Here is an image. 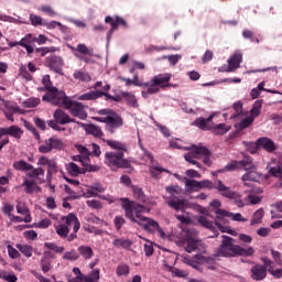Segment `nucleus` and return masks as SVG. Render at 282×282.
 Here are the masks:
<instances>
[{
	"instance_id": "17",
	"label": "nucleus",
	"mask_w": 282,
	"mask_h": 282,
	"mask_svg": "<svg viewBox=\"0 0 282 282\" xmlns=\"http://www.w3.org/2000/svg\"><path fill=\"white\" fill-rule=\"evenodd\" d=\"M3 135H10L15 140H21V138L23 137V129H21L19 126L0 128V138H3Z\"/></svg>"
},
{
	"instance_id": "32",
	"label": "nucleus",
	"mask_w": 282,
	"mask_h": 282,
	"mask_svg": "<svg viewBox=\"0 0 282 282\" xmlns=\"http://www.w3.org/2000/svg\"><path fill=\"white\" fill-rule=\"evenodd\" d=\"M261 107H263V99L256 100L250 110V117L259 118L261 116Z\"/></svg>"
},
{
	"instance_id": "34",
	"label": "nucleus",
	"mask_w": 282,
	"mask_h": 282,
	"mask_svg": "<svg viewBox=\"0 0 282 282\" xmlns=\"http://www.w3.org/2000/svg\"><path fill=\"white\" fill-rule=\"evenodd\" d=\"M73 77L75 80H79L80 83H89V80H91L89 73L83 70H75Z\"/></svg>"
},
{
	"instance_id": "28",
	"label": "nucleus",
	"mask_w": 282,
	"mask_h": 282,
	"mask_svg": "<svg viewBox=\"0 0 282 282\" xmlns=\"http://www.w3.org/2000/svg\"><path fill=\"white\" fill-rule=\"evenodd\" d=\"M102 95H105L102 90L85 93L78 97V100H98V98H102Z\"/></svg>"
},
{
	"instance_id": "25",
	"label": "nucleus",
	"mask_w": 282,
	"mask_h": 282,
	"mask_svg": "<svg viewBox=\"0 0 282 282\" xmlns=\"http://www.w3.org/2000/svg\"><path fill=\"white\" fill-rule=\"evenodd\" d=\"M40 265L44 274H47V272L52 270V252L50 251L44 252L41 259Z\"/></svg>"
},
{
	"instance_id": "9",
	"label": "nucleus",
	"mask_w": 282,
	"mask_h": 282,
	"mask_svg": "<svg viewBox=\"0 0 282 282\" xmlns=\"http://www.w3.org/2000/svg\"><path fill=\"white\" fill-rule=\"evenodd\" d=\"M171 80V74H159L155 75L150 83L148 84V89L142 90V97L149 98V95L158 94L160 91V87H169V83Z\"/></svg>"
},
{
	"instance_id": "29",
	"label": "nucleus",
	"mask_w": 282,
	"mask_h": 282,
	"mask_svg": "<svg viewBox=\"0 0 282 282\" xmlns=\"http://www.w3.org/2000/svg\"><path fill=\"white\" fill-rule=\"evenodd\" d=\"M86 132H88L89 135H94V138H102L105 133L102 132V129L99 126H96L94 123H90L86 127Z\"/></svg>"
},
{
	"instance_id": "4",
	"label": "nucleus",
	"mask_w": 282,
	"mask_h": 282,
	"mask_svg": "<svg viewBox=\"0 0 282 282\" xmlns=\"http://www.w3.org/2000/svg\"><path fill=\"white\" fill-rule=\"evenodd\" d=\"M254 248H243L235 245V239L230 236H223V241L214 257H252Z\"/></svg>"
},
{
	"instance_id": "19",
	"label": "nucleus",
	"mask_w": 282,
	"mask_h": 282,
	"mask_svg": "<svg viewBox=\"0 0 282 282\" xmlns=\"http://www.w3.org/2000/svg\"><path fill=\"white\" fill-rule=\"evenodd\" d=\"M213 118H215L214 115H210L208 118H197L193 124L194 127H198L202 131H210L213 129Z\"/></svg>"
},
{
	"instance_id": "49",
	"label": "nucleus",
	"mask_w": 282,
	"mask_h": 282,
	"mask_svg": "<svg viewBox=\"0 0 282 282\" xmlns=\"http://www.w3.org/2000/svg\"><path fill=\"white\" fill-rule=\"evenodd\" d=\"M24 107L28 109H32L34 107H39L41 105V99L39 98H29L23 102Z\"/></svg>"
},
{
	"instance_id": "46",
	"label": "nucleus",
	"mask_w": 282,
	"mask_h": 282,
	"mask_svg": "<svg viewBox=\"0 0 282 282\" xmlns=\"http://www.w3.org/2000/svg\"><path fill=\"white\" fill-rule=\"evenodd\" d=\"M79 257L78 252L74 249L63 254L65 261H78Z\"/></svg>"
},
{
	"instance_id": "30",
	"label": "nucleus",
	"mask_w": 282,
	"mask_h": 282,
	"mask_svg": "<svg viewBox=\"0 0 282 282\" xmlns=\"http://www.w3.org/2000/svg\"><path fill=\"white\" fill-rule=\"evenodd\" d=\"M66 171L73 176L78 177L80 174H85V170L80 169L76 163L70 162L66 164Z\"/></svg>"
},
{
	"instance_id": "35",
	"label": "nucleus",
	"mask_w": 282,
	"mask_h": 282,
	"mask_svg": "<svg viewBox=\"0 0 282 282\" xmlns=\"http://www.w3.org/2000/svg\"><path fill=\"white\" fill-rule=\"evenodd\" d=\"M75 52L82 54L83 56H94V48L87 47V45L79 43L77 44Z\"/></svg>"
},
{
	"instance_id": "39",
	"label": "nucleus",
	"mask_w": 282,
	"mask_h": 282,
	"mask_svg": "<svg viewBox=\"0 0 282 282\" xmlns=\"http://www.w3.org/2000/svg\"><path fill=\"white\" fill-rule=\"evenodd\" d=\"M121 97L124 98L130 105V107H138V99H135V95L129 93V91H122Z\"/></svg>"
},
{
	"instance_id": "27",
	"label": "nucleus",
	"mask_w": 282,
	"mask_h": 282,
	"mask_svg": "<svg viewBox=\"0 0 282 282\" xmlns=\"http://www.w3.org/2000/svg\"><path fill=\"white\" fill-rule=\"evenodd\" d=\"M264 265H269L268 272L275 276V279H281L282 276V269L274 270V262L269 258H262Z\"/></svg>"
},
{
	"instance_id": "36",
	"label": "nucleus",
	"mask_w": 282,
	"mask_h": 282,
	"mask_svg": "<svg viewBox=\"0 0 282 282\" xmlns=\"http://www.w3.org/2000/svg\"><path fill=\"white\" fill-rule=\"evenodd\" d=\"M112 246H115V248L127 249V248H131V246H133V241H131L129 239L118 238L112 241Z\"/></svg>"
},
{
	"instance_id": "43",
	"label": "nucleus",
	"mask_w": 282,
	"mask_h": 282,
	"mask_svg": "<svg viewBox=\"0 0 282 282\" xmlns=\"http://www.w3.org/2000/svg\"><path fill=\"white\" fill-rule=\"evenodd\" d=\"M20 252L24 254V257H32L33 248L30 245H17L15 246Z\"/></svg>"
},
{
	"instance_id": "47",
	"label": "nucleus",
	"mask_w": 282,
	"mask_h": 282,
	"mask_svg": "<svg viewBox=\"0 0 282 282\" xmlns=\"http://www.w3.org/2000/svg\"><path fill=\"white\" fill-rule=\"evenodd\" d=\"M44 246L45 248H47L48 250H53V252H56L57 254H63V252H65V247H58L54 242H45Z\"/></svg>"
},
{
	"instance_id": "55",
	"label": "nucleus",
	"mask_w": 282,
	"mask_h": 282,
	"mask_svg": "<svg viewBox=\"0 0 282 282\" xmlns=\"http://www.w3.org/2000/svg\"><path fill=\"white\" fill-rule=\"evenodd\" d=\"M150 173L152 177H158L161 173H169V170L161 166H150Z\"/></svg>"
},
{
	"instance_id": "5",
	"label": "nucleus",
	"mask_w": 282,
	"mask_h": 282,
	"mask_svg": "<svg viewBox=\"0 0 282 282\" xmlns=\"http://www.w3.org/2000/svg\"><path fill=\"white\" fill-rule=\"evenodd\" d=\"M197 230L195 229H182L178 237V246H183L185 252H199V254H206L207 246L199 239H197Z\"/></svg>"
},
{
	"instance_id": "33",
	"label": "nucleus",
	"mask_w": 282,
	"mask_h": 282,
	"mask_svg": "<svg viewBox=\"0 0 282 282\" xmlns=\"http://www.w3.org/2000/svg\"><path fill=\"white\" fill-rule=\"evenodd\" d=\"M259 177L257 169L247 170V173L242 175V182H259Z\"/></svg>"
},
{
	"instance_id": "64",
	"label": "nucleus",
	"mask_w": 282,
	"mask_h": 282,
	"mask_svg": "<svg viewBox=\"0 0 282 282\" xmlns=\"http://www.w3.org/2000/svg\"><path fill=\"white\" fill-rule=\"evenodd\" d=\"M77 151L85 161L89 162V150L87 148L78 145Z\"/></svg>"
},
{
	"instance_id": "22",
	"label": "nucleus",
	"mask_w": 282,
	"mask_h": 282,
	"mask_svg": "<svg viewBox=\"0 0 282 282\" xmlns=\"http://www.w3.org/2000/svg\"><path fill=\"white\" fill-rule=\"evenodd\" d=\"M241 61H243V55L241 53H235L228 59V68L227 72H235V69H239L241 65Z\"/></svg>"
},
{
	"instance_id": "58",
	"label": "nucleus",
	"mask_w": 282,
	"mask_h": 282,
	"mask_svg": "<svg viewBox=\"0 0 282 282\" xmlns=\"http://www.w3.org/2000/svg\"><path fill=\"white\" fill-rule=\"evenodd\" d=\"M252 122H254V118L252 117H247L245 118L240 123H239V129L240 131H243V129H248V127H250V124H252Z\"/></svg>"
},
{
	"instance_id": "59",
	"label": "nucleus",
	"mask_w": 282,
	"mask_h": 282,
	"mask_svg": "<svg viewBox=\"0 0 282 282\" xmlns=\"http://www.w3.org/2000/svg\"><path fill=\"white\" fill-rule=\"evenodd\" d=\"M47 175H52L53 173H58V165L56 164V160L51 159L48 162Z\"/></svg>"
},
{
	"instance_id": "53",
	"label": "nucleus",
	"mask_w": 282,
	"mask_h": 282,
	"mask_svg": "<svg viewBox=\"0 0 282 282\" xmlns=\"http://www.w3.org/2000/svg\"><path fill=\"white\" fill-rule=\"evenodd\" d=\"M19 76H22L24 80H28V82L32 80V74L28 72V67H25V65L20 66Z\"/></svg>"
},
{
	"instance_id": "57",
	"label": "nucleus",
	"mask_w": 282,
	"mask_h": 282,
	"mask_svg": "<svg viewBox=\"0 0 282 282\" xmlns=\"http://www.w3.org/2000/svg\"><path fill=\"white\" fill-rule=\"evenodd\" d=\"M239 166V161H231L230 163H228L225 169L219 170L218 173H224L225 171H237V167Z\"/></svg>"
},
{
	"instance_id": "44",
	"label": "nucleus",
	"mask_w": 282,
	"mask_h": 282,
	"mask_svg": "<svg viewBox=\"0 0 282 282\" xmlns=\"http://www.w3.org/2000/svg\"><path fill=\"white\" fill-rule=\"evenodd\" d=\"M10 219L13 224H21L22 221H24V224H30L32 223V215L24 216V218L12 215Z\"/></svg>"
},
{
	"instance_id": "54",
	"label": "nucleus",
	"mask_w": 282,
	"mask_h": 282,
	"mask_svg": "<svg viewBox=\"0 0 282 282\" xmlns=\"http://www.w3.org/2000/svg\"><path fill=\"white\" fill-rule=\"evenodd\" d=\"M185 161L188 162L189 164H193L194 166H197V169H202V163L197 162L195 156H193V153L189 152L184 155Z\"/></svg>"
},
{
	"instance_id": "56",
	"label": "nucleus",
	"mask_w": 282,
	"mask_h": 282,
	"mask_svg": "<svg viewBox=\"0 0 282 282\" xmlns=\"http://www.w3.org/2000/svg\"><path fill=\"white\" fill-rule=\"evenodd\" d=\"M0 279H3V281H7V282L19 281V278H17V275L14 273H6V272L0 273Z\"/></svg>"
},
{
	"instance_id": "15",
	"label": "nucleus",
	"mask_w": 282,
	"mask_h": 282,
	"mask_svg": "<svg viewBox=\"0 0 282 282\" xmlns=\"http://www.w3.org/2000/svg\"><path fill=\"white\" fill-rule=\"evenodd\" d=\"M63 147V140L52 137L45 141V144L39 147V151L40 153H51L53 149L61 151Z\"/></svg>"
},
{
	"instance_id": "50",
	"label": "nucleus",
	"mask_w": 282,
	"mask_h": 282,
	"mask_svg": "<svg viewBox=\"0 0 282 282\" xmlns=\"http://www.w3.org/2000/svg\"><path fill=\"white\" fill-rule=\"evenodd\" d=\"M242 36L243 39H249L251 41V43H259V37L254 36V32L245 29L242 31Z\"/></svg>"
},
{
	"instance_id": "51",
	"label": "nucleus",
	"mask_w": 282,
	"mask_h": 282,
	"mask_svg": "<svg viewBox=\"0 0 282 282\" xmlns=\"http://www.w3.org/2000/svg\"><path fill=\"white\" fill-rule=\"evenodd\" d=\"M24 127L25 129H28V131H31L35 140H41V134H39V131H36V128H34V124L30 123L29 121H24Z\"/></svg>"
},
{
	"instance_id": "42",
	"label": "nucleus",
	"mask_w": 282,
	"mask_h": 282,
	"mask_svg": "<svg viewBox=\"0 0 282 282\" xmlns=\"http://www.w3.org/2000/svg\"><path fill=\"white\" fill-rule=\"evenodd\" d=\"M185 188H187V191H200L199 181L186 180L185 181Z\"/></svg>"
},
{
	"instance_id": "20",
	"label": "nucleus",
	"mask_w": 282,
	"mask_h": 282,
	"mask_svg": "<svg viewBox=\"0 0 282 282\" xmlns=\"http://www.w3.org/2000/svg\"><path fill=\"white\" fill-rule=\"evenodd\" d=\"M166 193L169 196L165 197V204L170 206V208H173L174 210H177V189L173 186H167L165 188Z\"/></svg>"
},
{
	"instance_id": "45",
	"label": "nucleus",
	"mask_w": 282,
	"mask_h": 282,
	"mask_svg": "<svg viewBox=\"0 0 282 282\" xmlns=\"http://www.w3.org/2000/svg\"><path fill=\"white\" fill-rule=\"evenodd\" d=\"M198 224H200L203 228H208V230H215V226H213V221L208 220L206 216H199Z\"/></svg>"
},
{
	"instance_id": "11",
	"label": "nucleus",
	"mask_w": 282,
	"mask_h": 282,
	"mask_svg": "<svg viewBox=\"0 0 282 282\" xmlns=\"http://www.w3.org/2000/svg\"><path fill=\"white\" fill-rule=\"evenodd\" d=\"M191 153L196 160H203L205 166H213V160L210 159L213 152L204 145H192Z\"/></svg>"
},
{
	"instance_id": "31",
	"label": "nucleus",
	"mask_w": 282,
	"mask_h": 282,
	"mask_svg": "<svg viewBox=\"0 0 282 282\" xmlns=\"http://www.w3.org/2000/svg\"><path fill=\"white\" fill-rule=\"evenodd\" d=\"M210 131H213L215 135H226V132L230 131V126H226V123L212 124Z\"/></svg>"
},
{
	"instance_id": "48",
	"label": "nucleus",
	"mask_w": 282,
	"mask_h": 282,
	"mask_svg": "<svg viewBox=\"0 0 282 282\" xmlns=\"http://www.w3.org/2000/svg\"><path fill=\"white\" fill-rule=\"evenodd\" d=\"M15 208H17V213H19V215H24V217H28V215H31L30 209L28 208V205H25V203L19 202L17 204Z\"/></svg>"
},
{
	"instance_id": "37",
	"label": "nucleus",
	"mask_w": 282,
	"mask_h": 282,
	"mask_svg": "<svg viewBox=\"0 0 282 282\" xmlns=\"http://www.w3.org/2000/svg\"><path fill=\"white\" fill-rule=\"evenodd\" d=\"M238 164L239 166H242L245 171H252V169H257L250 156H243V160L238 161Z\"/></svg>"
},
{
	"instance_id": "8",
	"label": "nucleus",
	"mask_w": 282,
	"mask_h": 282,
	"mask_svg": "<svg viewBox=\"0 0 282 282\" xmlns=\"http://www.w3.org/2000/svg\"><path fill=\"white\" fill-rule=\"evenodd\" d=\"M97 113L99 116H107L106 131H108V133H116V131L124 124L122 117L112 109H100Z\"/></svg>"
},
{
	"instance_id": "3",
	"label": "nucleus",
	"mask_w": 282,
	"mask_h": 282,
	"mask_svg": "<svg viewBox=\"0 0 282 282\" xmlns=\"http://www.w3.org/2000/svg\"><path fill=\"white\" fill-rule=\"evenodd\" d=\"M80 230V220L75 214L70 213L67 216L61 217V224L55 226V231L61 239H67V241H74L78 238V231Z\"/></svg>"
},
{
	"instance_id": "62",
	"label": "nucleus",
	"mask_w": 282,
	"mask_h": 282,
	"mask_svg": "<svg viewBox=\"0 0 282 282\" xmlns=\"http://www.w3.org/2000/svg\"><path fill=\"white\" fill-rule=\"evenodd\" d=\"M40 12H43L44 14H47L48 17H56V13L54 12V9L52 7L44 4L39 8Z\"/></svg>"
},
{
	"instance_id": "7",
	"label": "nucleus",
	"mask_w": 282,
	"mask_h": 282,
	"mask_svg": "<svg viewBox=\"0 0 282 282\" xmlns=\"http://www.w3.org/2000/svg\"><path fill=\"white\" fill-rule=\"evenodd\" d=\"M58 100V107L59 105H63V107L69 111L70 116L79 118V120H87V110H85L87 107L80 101L72 100L65 93Z\"/></svg>"
},
{
	"instance_id": "2",
	"label": "nucleus",
	"mask_w": 282,
	"mask_h": 282,
	"mask_svg": "<svg viewBox=\"0 0 282 282\" xmlns=\"http://www.w3.org/2000/svg\"><path fill=\"white\" fill-rule=\"evenodd\" d=\"M106 144L117 152H106L104 162L106 166L110 167V171H116L117 169H131V161L124 159V153H127V143L120 141L107 140Z\"/></svg>"
},
{
	"instance_id": "6",
	"label": "nucleus",
	"mask_w": 282,
	"mask_h": 282,
	"mask_svg": "<svg viewBox=\"0 0 282 282\" xmlns=\"http://www.w3.org/2000/svg\"><path fill=\"white\" fill-rule=\"evenodd\" d=\"M42 85L44 86V89H42V91H47V94L43 95L42 100L44 102H50L51 105L58 107V99L65 96V91L58 90V88L52 85V79L50 78V75L43 76Z\"/></svg>"
},
{
	"instance_id": "23",
	"label": "nucleus",
	"mask_w": 282,
	"mask_h": 282,
	"mask_svg": "<svg viewBox=\"0 0 282 282\" xmlns=\"http://www.w3.org/2000/svg\"><path fill=\"white\" fill-rule=\"evenodd\" d=\"M215 188L221 193L223 197H227V199H235V197H237V193L230 191V187L224 185V182L221 181H217Z\"/></svg>"
},
{
	"instance_id": "21",
	"label": "nucleus",
	"mask_w": 282,
	"mask_h": 282,
	"mask_svg": "<svg viewBox=\"0 0 282 282\" xmlns=\"http://www.w3.org/2000/svg\"><path fill=\"white\" fill-rule=\"evenodd\" d=\"M105 23H109L110 28H112V30H118V28H129V24H127V21L122 18H120L119 15H116L115 18H112L111 15H107L105 18Z\"/></svg>"
},
{
	"instance_id": "1",
	"label": "nucleus",
	"mask_w": 282,
	"mask_h": 282,
	"mask_svg": "<svg viewBox=\"0 0 282 282\" xmlns=\"http://www.w3.org/2000/svg\"><path fill=\"white\" fill-rule=\"evenodd\" d=\"M120 202H122L121 208L124 210V217H127V219H130L132 224L141 226L145 232H150V235L159 232L161 239H166V234L164 232V229L160 227V224L152 218L142 215L143 213H149V208H147V206L134 200H130L127 197L120 198Z\"/></svg>"
},
{
	"instance_id": "60",
	"label": "nucleus",
	"mask_w": 282,
	"mask_h": 282,
	"mask_svg": "<svg viewBox=\"0 0 282 282\" xmlns=\"http://www.w3.org/2000/svg\"><path fill=\"white\" fill-rule=\"evenodd\" d=\"M115 228L116 230H121L122 226L127 224V220H124V217L122 216H116L113 219Z\"/></svg>"
},
{
	"instance_id": "41",
	"label": "nucleus",
	"mask_w": 282,
	"mask_h": 282,
	"mask_svg": "<svg viewBox=\"0 0 282 282\" xmlns=\"http://www.w3.org/2000/svg\"><path fill=\"white\" fill-rule=\"evenodd\" d=\"M262 219H263V209L260 208L254 212V214L250 220V226H256V224H261Z\"/></svg>"
},
{
	"instance_id": "10",
	"label": "nucleus",
	"mask_w": 282,
	"mask_h": 282,
	"mask_svg": "<svg viewBox=\"0 0 282 282\" xmlns=\"http://www.w3.org/2000/svg\"><path fill=\"white\" fill-rule=\"evenodd\" d=\"M215 215V226H217L218 230H220V232L232 235V230L228 227V224H230L229 219H231L230 215H232V213L226 212L225 209H217Z\"/></svg>"
},
{
	"instance_id": "63",
	"label": "nucleus",
	"mask_w": 282,
	"mask_h": 282,
	"mask_svg": "<svg viewBox=\"0 0 282 282\" xmlns=\"http://www.w3.org/2000/svg\"><path fill=\"white\" fill-rule=\"evenodd\" d=\"M7 250L10 259H19V257H21V253H19V251L14 249V247H12L11 245L7 246Z\"/></svg>"
},
{
	"instance_id": "24",
	"label": "nucleus",
	"mask_w": 282,
	"mask_h": 282,
	"mask_svg": "<svg viewBox=\"0 0 282 282\" xmlns=\"http://www.w3.org/2000/svg\"><path fill=\"white\" fill-rule=\"evenodd\" d=\"M131 191L137 202L140 204H149V198H147V194H144V189H142V187L138 185H131Z\"/></svg>"
},
{
	"instance_id": "26",
	"label": "nucleus",
	"mask_w": 282,
	"mask_h": 282,
	"mask_svg": "<svg viewBox=\"0 0 282 282\" xmlns=\"http://www.w3.org/2000/svg\"><path fill=\"white\" fill-rule=\"evenodd\" d=\"M21 187H24V193L28 195H32V193H35V191L41 192V186L36 185L35 181L25 178L21 185Z\"/></svg>"
},
{
	"instance_id": "13",
	"label": "nucleus",
	"mask_w": 282,
	"mask_h": 282,
	"mask_svg": "<svg viewBox=\"0 0 282 282\" xmlns=\"http://www.w3.org/2000/svg\"><path fill=\"white\" fill-rule=\"evenodd\" d=\"M257 149H264L267 153H274L276 151V144L274 141H272V139L268 137H261L253 144V150H251V153H257Z\"/></svg>"
},
{
	"instance_id": "18",
	"label": "nucleus",
	"mask_w": 282,
	"mask_h": 282,
	"mask_svg": "<svg viewBox=\"0 0 282 282\" xmlns=\"http://www.w3.org/2000/svg\"><path fill=\"white\" fill-rule=\"evenodd\" d=\"M53 122H56L57 124H69L72 122H76V119L69 117L65 110L56 109L53 113Z\"/></svg>"
},
{
	"instance_id": "52",
	"label": "nucleus",
	"mask_w": 282,
	"mask_h": 282,
	"mask_svg": "<svg viewBox=\"0 0 282 282\" xmlns=\"http://www.w3.org/2000/svg\"><path fill=\"white\" fill-rule=\"evenodd\" d=\"M56 52V47L51 46V47H39L35 50L36 54H40V56H46L50 53Z\"/></svg>"
},
{
	"instance_id": "16",
	"label": "nucleus",
	"mask_w": 282,
	"mask_h": 282,
	"mask_svg": "<svg viewBox=\"0 0 282 282\" xmlns=\"http://www.w3.org/2000/svg\"><path fill=\"white\" fill-rule=\"evenodd\" d=\"M46 64L50 69L55 72V74H63V65H65L63 57L57 55L48 56L46 58Z\"/></svg>"
},
{
	"instance_id": "61",
	"label": "nucleus",
	"mask_w": 282,
	"mask_h": 282,
	"mask_svg": "<svg viewBox=\"0 0 282 282\" xmlns=\"http://www.w3.org/2000/svg\"><path fill=\"white\" fill-rule=\"evenodd\" d=\"M30 21L32 25H43L45 23V21H43V18L34 13L30 14Z\"/></svg>"
},
{
	"instance_id": "40",
	"label": "nucleus",
	"mask_w": 282,
	"mask_h": 282,
	"mask_svg": "<svg viewBox=\"0 0 282 282\" xmlns=\"http://www.w3.org/2000/svg\"><path fill=\"white\" fill-rule=\"evenodd\" d=\"M131 269L127 263H120L116 269L117 276H129Z\"/></svg>"
},
{
	"instance_id": "38",
	"label": "nucleus",
	"mask_w": 282,
	"mask_h": 282,
	"mask_svg": "<svg viewBox=\"0 0 282 282\" xmlns=\"http://www.w3.org/2000/svg\"><path fill=\"white\" fill-rule=\"evenodd\" d=\"M78 252L86 260H89V259H91V257H94V250L91 249V247L79 246Z\"/></svg>"
},
{
	"instance_id": "12",
	"label": "nucleus",
	"mask_w": 282,
	"mask_h": 282,
	"mask_svg": "<svg viewBox=\"0 0 282 282\" xmlns=\"http://www.w3.org/2000/svg\"><path fill=\"white\" fill-rule=\"evenodd\" d=\"M13 169L15 171H31L28 173V177H43L45 175V171L42 167L34 169V166L23 160L13 162Z\"/></svg>"
},
{
	"instance_id": "14",
	"label": "nucleus",
	"mask_w": 282,
	"mask_h": 282,
	"mask_svg": "<svg viewBox=\"0 0 282 282\" xmlns=\"http://www.w3.org/2000/svg\"><path fill=\"white\" fill-rule=\"evenodd\" d=\"M269 265L256 263L249 271V276L252 281H263L268 276Z\"/></svg>"
}]
</instances>
